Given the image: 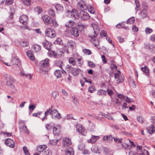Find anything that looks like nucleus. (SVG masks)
<instances>
[{
  "label": "nucleus",
  "instance_id": "obj_62",
  "mask_svg": "<svg viewBox=\"0 0 155 155\" xmlns=\"http://www.w3.org/2000/svg\"><path fill=\"white\" fill-rule=\"evenodd\" d=\"M113 139L114 141L116 143H121L122 142L121 139H117L115 137H114Z\"/></svg>",
  "mask_w": 155,
  "mask_h": 155
},
{
  "label": "nucleus",
  "instance_id": "obj_60",
  "mask_svg": "<svg viewBox=\"0 0 155 155\" xmlns=\"http://www.w3.org/2000/svg\"><path fill=\"white\" fill-rule=\"evenodd\" d=\"M35 106L34 105L30 104L29 106V109L33 111L35 108Z\"/></svg>",
  "mask_w": 155,
  "mask_h": 155
},
{
  "label": "nucleus",
  "instance_id": "obj_2",
  "mask_svg": "<svg viewBox=\"0 0 155 155\" xmlns=\"http://www.w3.org/2000/svg\"><path fill=\"white\" fill-rule=\"evenodd\" d=\"M49 114H50L51 117L53 119L59 120L61 117V114L58 112L57 109L51 108L47 109L45 112L44 117L41 118L42 120L43 121L45 119H47V117Z\"/></svg>",
  "mask_w": 155,
  "mask_h": 155
},
{
  "label": "nucleus",
  "instance_id": "obj_15",
  "mask_svg": "<svg viewBox=\"0 0 155 155\" xmlns=\"http://www.w3.org/2000/svg\"><path fill=\"white\" fill-rule=\"evenodd\" d=\"M71 144V140L66 138H64L63 139L62 144L64 147L69 146Z\"/></svg>",
  "mask_w": 155,
  "mask_h": 155
},
{
  "label": "nucleus",
  "instance_id": "obj_46",
  "mask_svg": "<svg viewBox=\"0 0 155 155\" xmlns=\"http://www.w3.org/2000/svg\"><path fill=\"white\" fill-rule=\"evenodd\" d=\"M48 13L50 16L52 17H54L55 15V14L54 10L51 9H50L48 10Z\"/></svg>",
  "mask_w": 155,
  "mask_h": 155
},
{
  "label": "nucleus",
  "instance_id": "obj_21",
  "mask_svg": "<svg viewBox=\"0 0 155 155\" xmlns=\"http://www.w3.org/2000/svg\"><path fill=\"white\" fill-rule=\"evenodd\" d=\"M20 75L24 78H26L29 80L32 79L31 76L30 74L25 73L23 71H21L20 73Z\"/></svg>",
  "mask_w": 155,
  "mask_h": 155
},
{
  "label": "nucleus",
  "instance_id": "obj_16",
  "mask_svg": "<svg viewBox=\"0 0 155 155\" xmlns=\"http://www.w3.org/2000/svg\"><path fill=\"white\" fill-rule=\"evenodd\" d=\"M99 138V136L92 135L90 139L87 140L88 142L91 143H94Z\"/></svg>",
  "mask_w": 155,
  "mask_h": 155
},
{
  "label": "nucleus",
  "instance_id": "obj_35",
  "mask_svg": "<svg viewBox=\"0 0 155 155\" xmlns=\"http://www.w3.org/2000/svg\"><path fill=\"white\" fill-rule=\"evenodd\" d=\"M97 94L101 96H104L106 94V91L103 90H98Z\"/></svg>",
  "mask_w": 155,
  "mask_h": 155
},
{
  "label": "nucleus",
  "instance_id": "obj_63",
  "mask_svg": "<svg viewBox=\"0 0 155 155\" xmlns=\"http://www.w3.org/2000/svg\"><path fill=\"white\" fill-rule=\"evenodd\" d=\"M83 51L84 53L86 54H91V51L88 49H84L83 50Z\"/></svg>",
  "mask_w": 155,
  "mask_h": 155
},
{
  "label": "nucleus",
  "instance_id": "obj_37",
  "mask_svg": "<svg viewBox=\"0 0 155 155\" xmlns=\"http://www.w3.org/2000/svg\"><path fill=\"white\" fill-rule=\"evenodd\" d=\"M122 146L124 148L127 150H129L131 148V147L125 143H122L121 144Z\"/></svg>",
  "mask_w": 155,
  "mask_h": 155
},
{
  "label": "nucleus",
  "instance_id": "obj_3",
  "mask_svg": "<svg viewBox=\"0 0 155 155\" xmlns=\"http://www.w3.org/2000/svg\"><path fill=\"white\" fill-rule=\"evenodd\" d=\"M49 61L48 59L46 58L45 59L40 61L39 63V65L40 67V72L41 74H44L48 71Z\"/></svg>",
  "mask_w": 155,
  "mask_h": 155
},
{
  "label": "nucleus",
  "instance_id": "obj_23",
  "mask_svg": "<svg viewBox=\"0 0 155 155\" xmlns=\"http://www.w3.org/2000/svg\"><path fill=\"white\" fill-rule=\"evenodd\" d=\"M60 127L59 126H58V128L54 127L53 128V132L56 136H58L60 133Z\"/></svg>",
  "mask_w": 155,
  "mask_h": 155
},
{
  "label": "nucleus",
  "instance_id": "obj_12",
  "mask_svg": "<svg viewBox=\"0 0 155 155\" xmlns=\"http://www.w3.org/2000/svg\"><path fill=\"white\" fill-rule=\"evenodd\" d=\"M5 143L6 145L9 147L13 148L14 147V142L11 139L8 138L6 139L5 140Z\"/></svg>",
  "mask_w": 155,
  "mask_h": 155
},
{
  "label": "nucleus",
  "instance_id": "obj_42",
  "mask_svg": "<svg viewBox=\"0 0 155 155\" xmlns=\"http://www.w3.org/2000/svg\"><path fill=\"white\" fill-rule=\"evenodd\" d=\"M56 66H58L60 68H61L63 65V62L61 61H58L55 63Z\"/></svg>",
  "mask_w": 155,
  "mask_h": 155
},
{
  "label": "nucleus",
  "instance_id": "obj_32",
  "mask_svg": "<svg viewBox=\"0 0 155 155\" xmlns=\"http://www.w3.org/2000/svg\"><path fill=\"white\" fill-rule=\"evenodd\" d=\"M103 153L106 155H112L111 151L105 147L103 148Z\"/></svg>",
  "mask_w": 155,
  "mask_h": 155
},
{
  "label": "nucleus",
  "instance_id": "obj_11",
  "mask_svg": "<svg viewBox=\"0 0 155 155\" xmlns=\"http://www.w3.org/2000/svg\"><path fill=\"white\" fill-rule=\"evenodd\" d=\"M28 17L27 15H23L20 16L19 18V20L20 23L24 25H26L27 23Z\"/></svg>",
  "mask_w": 155,
  "mask_h": 155
},
{
  "label": "nucleus",
  "instance_id": "obj_30",
  "mask_svg": "<svg viewBox=\"0 0 155 155\" xmlns=\"http://www.w3.org/2000/svg\"><path fill=\"white\" fill-rule=\"evenodd\" d=\"M91 150L96 153H99L100 150L98 147L97 146H94L91 148Z\"/></svg>",
  "mask_w": 155,
  "mask_h": 155
},
{
  "label": "nucleus",
  "instance_id": "obj_51",
  "mask_svg": "<svg viewBox=\"0 0 155 155\" xmlns=\"http://www.w3.org/2000/svg\"><path fill=\"white\" fill-rule=\"evenodd\" d=\"M141 69L143 72L145 73H147L148 72V69L146 66H145L144 67H142Z\"/></svg>",
  "mask_w": 155,
  "mask_h": 155
},
{
  "label": "nucleus",
  "instance_id": "obj_24",
  "mask_svg": "<svg viewBox=\"0 0 155 155\" xmlns=\"http://www.w3.org/2000/svg\"><path fill=\"white\" fill-rule=\"evenodd\" d=\"M43 46L48 51L50 50L51 47L50 45L49 44V42L47 41H45L43 42Z\"/></svg>",
  "mask_w": 155,
  "mask_h": 155
},
{
  "label": "nucleus",
  "instance_id": "obj_8",
  "mask_svg": "<svg viewBox=\"0 0 155 155\" xmlns=\"http://www.w3.org/2000/svg\"><path fill=\"white\" fill-rule=\"evenodd\" d=\"M43 22L47 25L50 24L51 22V18L48 15H45L42 16Z\"/></svg>",
  "mask_w": 155,
  "mask_h": 155
},
{
  "label": "nucleus",
  "instance_id": "obj_27",
  "mask_svg": "<svg viewBox=\"0 0 155 155\" xmlns=\"http://www.w3.org/2000/svg\"><path fill=\"white\" fill-rule=\"evenodd\" d=\"M147 129L148 132L150 134H152L154 132L155 128L153 124H151L148 128H147Z\"/></svg>",
  "mask_w": 155,
  "mask_h": 155
},
{
  "label": "nucleus",
  "instance_id": "obj_28",
  "mask_svg": "<svg viewBox=\"0 0 155 155\" xmlns=\"http://www.w3.org/2000/svg\"><path fill=\"white\" fill-rule=\"evenodd\" d=\"M27 55L28 57L31 60H34L35 59L33 54L30 51H28L27 52Z\"/></svg>",
  "mask_w": 155,
  "mask_h": 155
},
{
  "label": "nucleus",
  "instance_id": "obj_33",
  "mask_svg": "<svg viewBox=\"0 0 155 155\" xmlns=\"http://www.w3.org/2000/svg\"><path fill=\"white\" fill-rule=\"evenodd\" d=\"M85 5H87L88 11L91 13L92 14H94L95 13V11L94 9V8L92 6H87V5L85 4Z\"/></svg>",
  "mask_w": 155,
  "mask_h": 155
},
{
  "label": "nucleus",
  "instance_id": "obj_14",
  "mask_svg": "<svg viewBox=\"0 0 155 155\" xmlns=\"http://www.w3.org/2000/svg\"><path fill=\"white\" fill-rule=\"evenodd\" d=\"M66 155H74V151L73 148L71 147H67L65 150Z\"/></svg>",
  "mask_w": 155,
  "mask_h": 155
},
{
  "label": "nucleus",
  "instance_id": "obj_6",
  "mask_svg": "<svg viewBox=\"0 0 155 155\" xmlns=\"http://www.w3.org/2000/svg\"><path fill=\"white\" fill-rule=\"evenodd\" d=\"M46 35L49 37L52 38H54L56 36L55 31L54 30L51 28H48L45 31Z\"/></svg>",
  "mask_w": 155,
  "mask_h": 155
},
{
  "label": "nucleus",
  "instance_id": "obj_43",
  "mask_svg": "<svg viewBox=\"0 0 155 155\" xmlns=\"http://www.w3.org/2000/svg\"><path fill=\"white\" fill-rule=\"evenodd\" d=\"M141 15L143 18L147 16V12L145 8H144L143 9L141 12Z\"/></svg>",
  "mask_w": 155,
  "mask_h": 155
},
{
  "label": "nucleus",
  "instance_id": "obj_17",
  "mask_svg": "<svg viewBox=\"0 0 155 155\" xmlns=\"http://www.w3.org/2000/svg\"><path fill=\"white\" fill-rule=\"evenodd\" d=\"M71 35L74 37H77L78 36L79 32L77 28H73L70 31Z\"/></svg>",
  "mask_w": 155,
  "mask_h": 155
},
{
  "label": "nucleus",
  "instance_id": "obj_13",
  "mask_svg": "<svg viewBox=\"0 0 155 155\" xmlns=\"http://www.w3.org/2000/svg\"><path fill=\"white\" fill-rule=\"evenodd\" d=\"M11 62L13 64L19 65L20 64V60L16 56H14L12 57L11 60Z\"/></svg>",
  "mask_w": 155,
  "mask_h": 155
},
{
  "label": "nucleus",
  "instance_id": "obj_55",
  "mask_svg": "<svg viewBox=\"0 0 155 155\" xmlns=\"http://www.w3.org/2000/svg\"><path fill=\"white\" fill-rule=\"evenodd\" d=\"M51 23L53 24V25L54 27H56L58 26V24L55 19H51Z\"/></svg>",
  "mask_w": 155,
  "mask_h": 155
},
{
  "label": "nucleus",
  "instance_id": "obj_7",
  "mask_svg": "<svg viewBox=\"0 0 155 155\" xmlns=\"http://www.w3.org/2000/svg\"><path fill=\"white\" fill-rule=\"evenodd\" d=\"M76 129L77 131L83 135H85L87 131L85 128L80 124L76 125Z\"/></svg>",
  "mask_w": 155,
  "mask_h": 155
},
{
  "label": "nucleus",
  "instance_id": "obj_64",
  "mask_svg": "<svg viewBox=\"0 0 155 155\" xmlns=\"http://www.w3.org/2000/svg\"><path fill=\"white\" fill-rule=\"evenodd\" d=\"M107 92L108 94L110 96H111L113 94V91L110 89H108L107 90Z\"/></svg>",
  "mask_w": 155,
  "mask_h": 155
},
{
  "label": "nucleus",
  "instance_id": "obj_29",
  "mask_svg": "<svg viewBox=\"0 0 155 155\" xmlns=\"http://www.w3.org/2000/svg\"><path fill=\"white\" fill-rule=\"evenodd\" d=\"M74 24V21L71 20L65 24V26L67 28L71 27Z\"/></svg>",
  "mask_w": 155,
  "mask_h": 155
},
{
  "label": "nucleus",
  "instance_id": "obj_49",
  "mask_svg": "<svg viewBox=\"0 0 155 155\" xmlns=\"http://www.w3.org/2000/svg\"><path fill=\"white\" fill-rule=\"evenodd\" d=\"M58 140V139L53 140L50 141V143L52 145H54L57 143Z\"/></svg>",
  "mask_w": 155,
  "mask_h": 155
},
{
  "label": "nucleus",
  "instance_id": "obj_31",
  "mask_svg": "<svg viewBox=\"0 0 155 155\" xmlns=\"http://www.w3.org/2000/svg\"><path fill=\"white\" fill-rule=\"evenodd\" d=\"M103 139L106 142H110L112 140V137L110 135L105 136L103 137Z\"/></svg>",
  "mask_w": 155,
  "mask_h": 155
},
{
  "label": "nucleus",
  "instance_id": "obj_40",
  "mask_svg": "<svg viewBox=\"0 0 155 155\" xmlns=\"http://www.w3.org/2000/svg\"><path fill=\"white\" fill-rule=\"evenodd\" d=\"M55 8L58 11H62L63 10V6L60 4H58L56 5Z\"/></svg>",
  "mask_w": 155,
  "mask_h": 155
},
{
  "label": "nucleus",
  "instance_id": "obj_5",
  "mask_svg": "<svg viewBox=\"0 0 155 155\" xmlns=\"http://www.w3.org/2000/svg\"><path fill=\"white\" fill-rule=\"evenodd\" d=\"M114 78L115 79H117V83L119 84L123 82L124 81V77L121 74L120 71L118 70L117 73L114 74Z\"/></svg>",
  "mask_w": 155,
  "mask_h": 155
},
{
  "label": "nucleus",
  "instance_id": "obj_1",
  "mask_svg": "<svg viewBox=\"0 0 155 155\" xmlns=\"http://www.w3.org/2000/svg\"><path fill=\"white\" fill-rule=\"evenodd\" d=\"M78 6L79 7L81 11H80L79 16L81 20H86L90 18V16L88 14L84 11L87 9V6L85 5V2L83 1L78 3Z\"/></svg>",
  "mask_w": 155,
  "mask_h": 155
},
{
  "label": "nucleus",
  "instance_id": "obj_53",
  "mask_svg": "<svg viewBox=\"0 0 155 155\" xmlns=\"http://www.w3.org/2000/svg\"><path fill=\"white\" fill-rule=\"evenodd\" d=\"M85 147V145L84 143L80 144L78 147V149L80 150H82Z\"/></svg>",
  "mask_w": 155,
  "mask_h": 155
},
{
  "label": "nucleus",
  "instance_id": "obj_38",
  "mask_svg": "<svg viewBox=\"0 0 155 155\" xmlns=\"http://www.w3.org/2000/svg\"><path fill=\"white\" fill-rule=\"evenodd\" d=\"M135 18L134 17H132L128 19L127 21V23L130 24H133L134 22L135 21Z\"/></svg>",
  "mask_w": 155,
  "mask_h": 155
},
{
  "label": "nucleus",
  "instance_id": "obj_36",
  "mask_svg": "<svg viewBox=\"0 0 155 155\" xmlns=\"http://www.w3.org/2000/svg\"><path fill=\"white\" fill-rule=\"evenodd\" d=\"M32 47L36 52H38L41 49V47L39 45H34Z\"/></svg>",
  "mask_w": 155,
  "mask_h": 155
},
{
  "label": "nucleus",
  "instance_id": "obj_19",
  "mask_svg": "<svg viewBox=\"0 0 155 155\" xmlns=\"http://www.w3.org/2000/svg\"><path fill=\"white\" fill-rule=\"evenodd\" d=\"M47 147V146L45 145H40L37 147V150L38 152H41L46 149Z\"/></svg>",
  "mask_w": 155,
  "mask_h": 155
},
{
  "label": "nucleus",
  "instance_id": "obj_61",
  "mask_svg": "<svg viewBox=\"0 0 155 155\" xmlns=\"http://www.w3.org/2000/svg\"><path fill=\"white\" fill-rule=\"evenodd\" d=\"M72 99H73V102L76 105H77L78 104V101L77 99L76 98L74 97H72Z\"/></svg>",
  "mask_w": 155,
  "mask_h": 155
},
{
  "label": "nucleus",
  "instance_id": "obj_44",
  "mask_svg": "<svg viewBox=\"0 0 155 155\" xmlns=\"http://www.w3.org/2000/svg\"><path fill=\"white\" fill-rule=\"evenodd\" d=\"M137 119L138 121L140 123H143L144 121L143 118L141 116H137Z\"/></svg>",
  "mask_w": 155,
  "mask_h": 155
},
{
  "label": "nucleus",
  "instance_id": "obj_22",
  "mask_svg": "<svg viewBox=\"0 0 155 155\" xmlns=\"http://www.w3.org/2000/svg\"><path fill=\"white\" fill-rule=\"evenodd\" d=\"M91 40V41L93 43L94 45L98 48H99L98 47L99 45V41L98 39H94V38Z\"/></svg>",
  "mask_w": 155,
  "mask_h": 155
},
{
  "label": "nucleus",
  "instance_id": "obj_58",
  "mask_svg": "<svg viewBox=\"0 0 155 155\" xmlns=\"http://www.w3.org/2000/svg\"><path fill=\"white\" fill-rule=\"evenodd\" d=\"M22 129L27 134H28L29 133V132L28 130L27 129V127L26 126H23L22 127Z\"/></svg>",
  "mask_w": 155,
  "mask_h": 155
},
{
  "label": "nucleus",
  "instance_id": "obj_48",
  "mask_svg": "<svg viewBox=\"0 0 155 155\" xmlns=\"http://www.w3.org/2000/svg\"><path fill=\"white\" fill-rule=\"evenodd\" d=\"M20 44L23 47H26L28 45V43L26 41H22Z\"/></svg>",
  "mask_w": 155,
  "mask_h": 155
},
{
  "label": "nucleus",
  "instance_id": "obj_56",
  "mask_svg": "<svg viewBox=\"0 0 155 155\" xmlns=\"http://www.w3.org/2000/svg\"><path fill=\"white\" fill-rule=\"evenodd\" d=\"M88 64L89 67L91 68H94L95 66V64L92 62L89 61Z\"/></svg>",
  "mask_w": 155,
  "mask_h": 155
},
{
  "label": "nucleus",
  "instance_id": "obj_54",
  "mask_svg": "<svg viewBox=\"0 0 155 155\" xmlns=\"http://www.w3.org/2000/svg\"><path fill=\"white\" fill-rule=\"evenodd\" d=\"M13 2V0H6L5 5H6L12 4Z\"/></svg>",
  "mask_w": 155,
  "mask_h": 155
},
{
  "label": "nucleus",
  "instance_id": "obj_57",
  "mask_svg": "<svg viewBox=\"0 0 155 155\" xmlns=\"http://www.w3.org/2000/svg\"><path fill=\"white\" fill-rule=\"evenodd\" d=\"M135 3L136 6L137 10H139V7L140 6L139 2L138 0H135Z\"/></svg>",
  "mask_w": 155,
  "mask_h": 155
},
{
  "label": "nucleus",
  "instance_id": "obj_52",
  "mask_svg": "<svg viewBox=\"0 0 155 155\" xmlns=\"http://www.w3.org/2000/svg\"><path fill=\"white\" fill-rule=\"evenodd\" d=\"M23 150L26 155H30L28 150L26 147H23Z\"/></svg>",
  "mask_w": 155,
  "mask_h": 155
},
{
  "label": "nucleus",
  "instance_id": "obj_50",
  "mask_svg": "<svg viewBox=\"0 0 155 155\" xmlns=\"http://www.w3.org/2000/svg\"><path fill=\"white\" fill-rule=\"evenodd\" d=\"M145 32L146 34H149L153 31L152 30L149 28H147L145 29Z\"/></svg>",
  "mask_w": 155,
  "mask_h": 155
},
{
  "label": "nucleus",
  "instance_id": "obj_18",
  "mask_svg": "<svg viewBox=\"0 0 155 155\" xmlns=\"http://www.w3.org/2000/svg\"><path fill=\"white\" fill-rule=\"evenodd\" d=\"M89 124L88 129L91 132H94L95 128V124L93 122L89 121Z\"/></svg>",
  "mask_w": 155,
  "mask_h": 155
},
{
  "label": "nucleus",
  "instance_id": "obj_39",
  "mask_svg": "<svg viewBox=\"0 0 155 155\" xmlns=\"http://www.w3.org/2000/svg\"><path fill=\"white\" fill-rule=\"evenodd\" d=\"M23 3L26 6L30 5L31 2V0H22Z\"/></svg>",
  "mask_w": 155,
  "mask_h": 155
},
{
  "label": "nucleus",
  "instance_id": "obj_41",
  "mask_svg": "<svg viewBox=\"0 0 155 155\" xmlns=\"http://www.w3.org/2000/svg\"><path fill=\"white\" fill-rule=\"evenodd\" d=\"M74 43L72 41H69L68 42L67 46L69 48L71 47L72 48L74 47Z\"/></svg>",
  "mask_w": 155,
  "mask_h": 155
},
{
  "label": "nucleus",
  "instance_id": "obj_25",
  "mask_svg": "<svg viewBox=\"0 0 155 155\" xmlns=\"http://www.w3.org/2000/svg\"><path fill=\"white\" fill-rule=\"evenodd\" d=\"M14 81V80L11 77L8 78L6 82L7 85L9 87L12 86Z\"/></svg>",
  "mask_w": 155,
  "mask_h": 155
},
{
  "label": "nucleus",
  "instance_id": "obj_20",
  "mask_svg": "<svg viewBox=\"0 0 155 155\" xmlns=\"http://www.w3.org/2000/svg\"><path fill=\"white\" fill-rule=\"evenodd\" d=\"M20 75L24 78H26L29 80L32 79L31 76L30 74L25 73L23 71H21L20 73Z\"/></svg>",
  "mask_w": 155,
  "mask_h": 155
},
{
  "label": "nucleus",
  "instance_id": "obj_4",
  "mask_svg": "<svg viewBox=\"0 0 155 155\" xmlns=\"http://www.w3.org/2000/svg\"><path fill=\"white\" fill-rule=\"evenodd\" d=\"M91 26L94 30V34H92L89 35L91 38H95L100 32V28L98 25L96 24L92 23Z\"/></svg>",
  "mask_w": 155,
  "mask_h": 155
},
{
  "label": "nucleus",
  "instance_id": "obj_9",
  "mask_svg": "<svg viewBox=\"0 0 155 155\" xmlns=\"http://www.w3.org/2000/svg\"><path fill=\"white\" fill-rule=\"evenodd\" d=\"M67 12L69 14H70L71 17L74 18H76L79 16L78 11L75 9H73L71 11H67Z\"/></svg>",
  "mask_w": 155,
  "mask_h": 155
},
{
  "label": "nucleus",
  "instance_id": "obj_47",
  "mask_svg": "<svg viewBox=\"0 0 155 155\" xmlns=\"http://www.w3.org/2000/svg\"><path fill=\"white\" fill-rule=\"evenodd\" d=\"M52 152L50 150L45 151L43 153V155H51Z\"/></svg>",
  "mask_w": 155,
  "mask_h": 155
},
{
  "label": "nucleus",
  "instance_id": "obj_45",
  "mask_svg": "<svg viewBox=\"0 0 155 155\" xmlns=\"http://www.w3.org/2000/svg\"><path fill=\"white\" fill-rule=\"evenodd\" d=\"M35 11L37 12L39 14H40L42 11L41 8L39 7H37L35 8Z\"/></svg>",
  "mask_w": 155,
  "mask_h": 155
},
{
  "label": "nucleus",
  "instance_id": "obj_26",
  "mask_svg": "<svg viewBox=\"0 0 155 155\" xmlns=\"http://www.w3.org/2000/svg\"><path fill=\"white\" fill-rule=\"evenodd\" d=\"M76 58L73 57H70L68 59V61L70 64L74 66L76 63Z\"/></svg>",
  "mask_w": 155,
  "mask_h": 155
},
{
  "label": "nucleus",
  "instance_id": "obj_59",
  "mask_svg": "<svg viewBox=\"0 0 155 155\" xmlns=\"http://www.w3.org/2000/svg\"><path fill=\"white\" fill-rule=\"evenodd\" d=\"M95 88H88V91L91 93H93L96 91Z\"/></svg>",
  "mask_w": 155,
  "mask_h": 155
},
{
  "label": "nucleus",
  "instance_id": "obj_34",
  "mask_svg": "<svg viewBox=\"0 0 155 155\" xmlns=\"http://www.w3.org/2000/svg\"><path fill=\"white\" fill-rule=\"evenodd\" d=\"M79 72V70L75 68H73L71 70V73L72 74L75 76L78 75Z\"/></svg>",
  "mask_w": 155,
  "mask_h": 155
},
{
  "label": "nucleus",
  "instance_id": "obj_10",
  "mask_svg": "<svg viewBox=\"0 0 155 155\" xmlns=\"http://www.w3.org/2000/svg\"><path fill=\"white\" fill-rule=\"evenodd\" d=\"M66 74V72L63 70H57L54 72V74L55 76L57 78L61 77L62 74L64 75Z\"/></svg>",
  "mask_w": 155,
  "mask_h": 155
}]
</instances>
